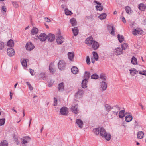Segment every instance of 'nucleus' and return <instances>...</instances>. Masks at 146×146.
Here are the masks:
<instances>
[{"instance_id":"nucleus-17","label":"nucleus","mask_w":146,"mask_h":146,"mask_svg":"<svg viewBox=\"0 0 146 146\" xmlns=\"http://www.w3.org/2000/svg\"><path fill=\"white\" fill-rule=\"evenodd\" d=\"M68 59L71 61L73 60V58L74 56V52H69L68 54Z\"/></svg>"},{"instance_id":"nucleus-42","label":"nucleus","mask_w":146,"mask_h":146,"mask_svg":"<svg viewBox=\"0 0 146 146\" xmlns=\"http://www.w3.org/2000/svg\"><path fill=\"white\" fill-rule=\"evenodd\" d=\"M21 64L23 66L26 67L27 66V61L26 59H23L21 61Z\"/></svg>"},{"instance_id":"nucleus-62","label":"nucleus","mask_w":146,"mask_h":146,"mask_svg":"<svg viewBox=\"0 0 146 146\" xmlns=\"http://www.w3.org/2000/svg\"><path fill=\"white\" fill-rule=\"evenodd\" d=\"M135 128L138 127H139V124H136L135 123Z\"/></svg>"},{"instance_id":"nucleus-49","label":"nucleus","mask_w":146,"mask_h":146,"mask_svg":"<svg viewBox=\"0 0 146 146\" xmlns=\"http://www.w3.org/2000/svg\"><path fill=\"white\" fill-rule=\"evenodd\" d=\"M4 43L2 41H0V50H2L4 47Z\"/></svg>"},{"instance_id":"nucleus-56","label":"nucleus","mask_w":146,"mask_h":146,"mask_svg":"<svg viewBox=\"0 0 146 146\" xmlns=\"http://www.w3.org/2000/svg\"><path fill=\"white\" fill-rule=\"evenodd\" d=\"M57 99L55 98H54V106H57Z\"/></svg>"},{"instance_id":"nucleus-50","label":"nucleus","mask_w":146,"mask_h":146,"mask_svg":"<svg viewBox=\"0 0 146 146\" xmlns=\"http://www.w3.org/2000/svg\"><path fill=\"white\" fill-rule=\"evenodd\" d=\"M38 77L40 78H44L45 77V74L44 73H41L39 75Z\"/></svg>"},{"instance_id":"nucleus-59","label":"nucleus","mask_w":146,"mask_h":146,"mask_svg":"<svg viewBox=\"0 0 146 146\" xmlns=\"http://www.w3.org/2000/svg\"><path fill=\"white\" fill-rule=\"evenodd\" d=\"M98 8L99 9H98V10H99L100 11H101L103 9V7L102 6H101Z\"/></svg>"},{"instance_id":"nucleus-24","label":"nucleus","mask_w":146,"mask_h":146,"mask_svg":"<svg viewBox=\"0 0 146 146\" xmlns=\"http://www.w3.org/2000/svg\"><path fill=\"white\" fill-rule=\"evenodd\" d=\"M138 6L139 9L141 11H143L146 9V6L143 3L139 4Z\"/></svg>"},{"instance_id":"nucleus-38","label":"nucleus","mask_w":146,"mask_h":146,"mask_svg":"<svg viewBox=\"0 0 146 146\" xmlns=\"http://www.w3.org/2000/svg\"><path fill=\"white\" fill-rule=\"evenodd\" d=\"M130 73L131 75L134 76L135 74H137L138 73V71H137L135 69H133V70H130Z\"/></svg>"},{"instance_id":"nucleus-63","label":"nucleus","mask_w":146,"mask_h":146,"mask_svg":"<svg viewBox=\"0 0 146 146\" xmlns=\"http://www.w3.org/2000/svg\"><path fill=\"white\" fill-rule=\"evenodd\" d=\"M10 100H11L12 98V93L11 91L10 92Z\"/></svg>"},{"instance_id":"nucleus-41","label":"nucleus","mask_w":146,"mask_h":146,"mask_svg":"<svg viewBox=\"0 0 146 146\" xmlns=\"http://www.w3.org/2000/svg\"><path fill=\"white\" fill-rule=\"evenodd\" d=\"M21 144L23 146H26V144L29 142L25 140V139L23 138L21 139Z\"/></svg>"},{"instance_id":"nucleus-3","label":"nucleus","mask_w":146,"mask_h":146,"mask_svg":"<svg viewBox=\"0 0 146 146\" xmlns=\"http://www.w3.org/2000/svg\"><path fill=\"white\" fill-rule=\"evenodd\" d=\"M58 65V68L60 70H62L65 68L66 64L64 61L62 60L59 61Z\"/></svg>"},{"instance_id":"nucleus-15","label":"nucleus","mask_w":146,"mask_h":146,"mask_svg":"<svg viewBox=\"0 0 146 146\" xmlns=\"http://www.w3.org/2000/svg\"><path fill=\"white\" fill-rule=\"evenodd\" d=\"M94 40H93V38L92 37L87 38L85 41V43L87 45H91Z\"/></svg>"},{"instance_id":"nucleus-27","label":"nucleus","mask_w":146,"mask_h":146,"mask_svg":"<svg viewBox=\"0 0 146 146\" xmlns=\"http://www.w3.org/2000/svg\"><path fill=\"white\" fill-rule=\"evenodd\" d=\"M144 133L142 131H139L137 134V137L138 138L141 139L143 137Z\"/></svg>"},{"instance_id":"nucleus-21","label":"nucleus","mask_w":146,"mask_h":146,"mask_svg":"<svg viewBox=\"0 0 146 146\" xmlns=\"http://www.w3.org/2000/svg\"><path fill=\"white\" fill-rule=\"evenodd\" d=\"M76 123L80 128H82L83 127V121L80 119H78L76 120Z\"/></svg>"},{"instance_id":"nucleus-58","label":"nucleus","mask_w":146,"mask_h":146,"mask_svg":"<svg viewBox=\"0 0 146 146\" xmlns=\"http://www.w3.org/2000/svg\"><path fill=\"white\" fill-rule=\"evenodd\" d=\"M30 72L31 75L32 76H33L34 75V70H33L31 69H30Z\"/></svg>"},{"instance_id":"nucleus-12","label":"nucleus","mask_w":146,"mask_h":146,"mask_svg":"<svg viewBox=\"0 0 146 146\" xmlns=\"http://www.w3.org/2000/svg\"><path fill=\"white\" fill-rule=\"evenodd\" d=\"M49 41L52 42L55 39V35H54L51 33L49 34L47 36V38Z\"/></svg>"},{"instance_id":"nucleus-29","label":"nucleus","mask_w":146,"mask_h":146,"mask_svg":"<svg viewBox=\"0 0 146 146\" xmlns=\"http://www.w3.org/2000/svg\"><path fill=\"white\" fill-rule=\"evenodd\" d=\"M133 119L132 117L130 115L126 116L125 117V121L127 122L131 121Z\"/></svg>"},{"instance_id":"nucleus-36","label":"nucleus","mask_w":146,"mask_h":146,"mask_svg":"<svg viewBox=\"0 0 146 146\" xmlns=\"http://www.w3.org/2000/svg\"><path fill=\"white\" fill-rule=\"evenodd\" d=\"M113 109H115V111H116L115 112L116 113V114H117L118 111L120 110V108L119 106L118 105H116L113 106Z\"/></svg>"},{"instance_id":"nucleus-40","label":"nucleus","mask_w":146,"mask_h":146,"mask_svg":"<svg viewBox=\"0 0 146 146\" xmlns=\"http://www.w3.org/2000/svg\"><path fill=\"white\" fill-rule=\"evenodd\" d=\"M0 146H8V143L6 140H3L0 143Z\"/></svg>"},{"instance_id":"nucleus-61","label":"nucleus","mask_w":146,"mask_h":146,"mask_svg":"<svg viewBox=\"0 0 146 146\" xmlns=\"http://www.w3.org/2000/svg\"><path fill=\"white\" fill-rule=\"evenodd\" d=\"M122 17V21L124 23H125L126 22V20L124 17Z\"/></svg>"},{"instance_id":"nucleus-55","label":"nucleus","mask_w":146,"mask_h":146,"mask_svg":"<svg viewBox=\"0 0 146 146\" xmlns=\"http://www.w3.org/2000/svg\"><path fill=\"white\" fill-rule=\"evenodd\" d=\"M86 62L88 65L90 64V58L88 56L86 58Z\"/></svg>"},{"instance_id":"nucleus-14","label":"nucleus","mask_w":146,"mask_h":146,"mask_svg":"<svg viewBox=\"0 0 146 146\" xmlns=\"http://www.w3.org/2000/svg\"><path fill=\"white\" fill-rule=\"evenodd\" d=\"M114 52L116 55L121 54L122 53V50L119 47H117L114 50Z\"/></svg>"},{"instance_id":"nucleus-4","label":"nucleus","mask_w":146,"mask_h":146,"mask_svg":"<svg viewBox=\"0 0 146 146\" xmlns=\"http://www.w3.org/2000/svg\"><path fill=\"white\" fill-rule=\"evenodd\" d=\"M143 31L140 29L137 28L133 30V34L135 35H140L142 34Z\"/></svg>"},{"instance_id":"nucleus-25","label":"nucleus","mask_w":146,"mask_h":146,"mask_svg":"<svg viewBox=\"0 0 146 146\" xmlns=\"http://www.w3.org/2000/svg\"><path fill=\"white\" fill-rule=\"evenodd\" d=\"M72 31L74 36H76L78 33V29L77 27L72 28Z\"/></svg>"},{"instance_id":"nucleus-57","label":"nucleus","mask_w":146,"mask_h":146,"mask_svg":"<svg viewBox=\"0 0 146 146\" xmlns=\"http://www.w3.org/2000/svg\"><path fill=\"white\" fill-rule=\"evenodd\" d=\"M112 30L111 32V35H114V26L112 27Z\"/></svg>"},{"instance_id":"nucleus-33","label":"nucleus","mask_w":146,"mask_h":146,"mask_svg":"<svg viewBox=\"0 0 146 146\" xmlns=\"http://www.w3.org/2000/svg\"><path fill=\"white\" fill-rule=\"evenodd\" d=\"M125 111L124 110H121L119 112V118H122L124 117L125 116Z\"/></svg>"},{"instance_id":"nucleus-43","label":"nucleus","mask_w":146,"mask_h":146,"mask_svg":"<svg viewBox=\"0 0 146 146\" xmlns=\"http://www.w3.org/2000/svg\"><path fill=\"white\" fill-rule=\"evenodd\" d=\"M7 9L5 6H3L1 9V12L3 15L5 14Z\"/></svg>"},{"instance_id":"nucleus-2","label":"nucleus","mask_w":146,"mask_h":146,"mask_svg":"<svg viewBox=\"0 0 146 146\" xmlns=\"http://www.w3.org/2000/svg\"><path fill=\"white\" fill-rule=\"evenodd\" d=\"M47 38V35L44 33H41L38 36L37 35L35 36V39L39 40L41 41H45Z\"/></svg>"},{"instance_id":"nucleus-35","label":"nucleus","mask_w":146,"mask_h":146,"mask_svg":"<svg viewBox=\"0 0 146 146\" xmlns=\"http://www.w3.org/2000/svg\"><path fill=\"white\" fill-rule=\"evenodd\" d=\"M131 62L134 65H136L137 64V59L133 56L131 59Z\"/></svg>"},{"instance_id":"nucleus-18","label":"nucleus","mask_w":146,"mask_h":146,"mask_svg":"<svg viewBox=\"0 0 146 146\" xmlns=\"http://www.w3.org/2000/svg\"><path fill=\"white\" fill-rule=\"evenodd\" d=\"M105 109L106 110L108 113L112 109H113V107H112L110 106L108 104H105L104 105Z\"/></svg>"},{"instance_id":"nucleus-60","label":"nucleus","mask_w":146,"mask_h":146,"mask_svg":"<svg viewBox=\"0 0 146 146\" xmlns=\"http://www.w3.org/2000/svg\"><path fill=\"white\" fill-rule=\"evenodd\" d=\"M45 21L48 22H50V20L48 18H45Z\"/></svg>"},{"instance_id":"nucleus-30","label":"nucleus","mask_w":146,"mask_h":146,"mask_svg":"<svg viewBox=\"0 0 146 146\" xmlns=\"http://www.w3.org/2000/svg\"><path fill=\"white\" fill-rule=\"evenodd\" d=\"M117 38L119 42L120 43L122 42L124 40V37L122 35L118 34L117 36Z\"/></svg>"},{"instance_id":"nucleus-6","label":"nucleus","mask_w":146,"mask_h":146,"mask_svg":"<svg viewBox=\"0 0 146 146\" xmlns=\"http://www.w3.org/2000/svg\"><path fill=\"white\" fill-rule=\"evenodd\" d=\"M26 47L27 50L29 51L35 48L34 45L30 42H28L27 43Z\"/></svg>"},{"instance_id":"nucleus-8","label":"nucleus","mask_w":146,"mask_h":146,"mask_svg":"<svg viewBox=\"0 0 146 146\" xmlns=\"http://www.w3.org/2000/svg\"><path fill=\"white\" fill-rule=\"evenodd\" d=\"M68 108L66 107H63L60 110V113L62 115H66L68 113Z\"/></svg>"},{"instance_id":"nucleus-39","label":"nucleus","mask_w":146,"mask_h":146,"mask_svg":"<svg viewBox=\"0 0 146 146\" xmlns=\"http://www.w3.org/2000/svg\"><path fill=\"white\" fill-rule=\"evenodd\" d=\"M92 54L93 56L96 61L98 60V56L97 53L96 52L94 51L92 52Z\"/></svg>"},{"instance_id":"nucleus-23","label":"nucleus","mask_w":146,"mask_h":146,"mask_svg":"<svg viewBox=\"0 0 146 146\" xmlns=\"http://www.w3.org/2000/svg\"><path fill=\"white\" fill-rule=\"evenodd\" d=\"M87 80L86 79H84L82 80V87L83 88H85L87 87V83L88 82Z\"/></svg>"},{"instance_id":"nucleus-5","label":"nucleus","mask_w":146,"mask_h":146,"mask_svg":"<svg viewBox=\"0 0 146 146\" xmlns=\"http://www.w3.org/2000/svg\"><path fill=\"white\" fill-rule=\"evenodd\" d=\"M78 106L77 104H73L71 109V111L75 114L78 113L79 110L78 109Z\"/></svg>"},{"instance_id":"nucleus-53","label":"nucleus","mask_w":146,"mask_h":146,"mask_svg":"<svg viewBox=\"0 0 146 146\" xmlns=\"http://www.w3.org/2000/svg\"><path fill=\"white\" fill-rule=\"evenodd\" d=\"M12 3L14 7L15 8H17L18 7V5L17 3L16 2L12 1Z\"/></svg>"},{"instance_id":"nucleus-7","label":"nucleus","mask_w":146,"mask_h":146,"mask_svg":"<svg viewBox=\"0 0 146 146\" xmlns=\"http://www.w3.org/2000/svg\"><path fill=\"white\" fill-rule=\"evenodd\" d=\"M106 82L105 81H102L100 83V89L102 91H104L107 88V84Z\"/></svg>"},{"instance_id":"nucleus-48","label":"nucleus","mask_w":146,"mask_h":146,"mask_svg":"<svg viewBox=\"0 0 146 146\" xmlns=\"http://www.w3.org/2000/svg\"><path fill=\"white\" fill-rule=\"evenodd\" d=\"M100 78L103 80V81H105L106 82V77L103 75H101L100 76Z\"/></svg>"},{"instance_id":"nucleus-28","label":"nucleus","mask_w":146,"mask_h":146,"mask_svg":"<svg viewBox=\"0 0 146 146\" xmlns=\"http://www.w3.org/2000/svg\"><path fill=\"white\" fill-rule=\"evenodd\" d=\"M90 75V74L89 72L85 71L84 75V79H86L87 80H88L89 79Z\"/></svg>"},{"instance_id":"nucleus-64","label":"nucleus","mask_w":146,"mask_h":146,"mask_svg":"<svg viewBox=\"0 0 146 146\" xmlns=\"http://www.w3.org/2000/svg\"><path fill=\"white\" fill-rule=\"evenodd\" d=\"M100 6H101V5H97V6H96L95 7L96 8V9L97 10V11H98V9L100 7Z\"/></svg>"},{"instance_id":"nucleus-47","label":"nucleus","mask_w":146,"mask_h":146,"mask_svg":"<svg viewBox=\"0 0 146 146\" xmlns=\"http://www.w3.org/2000/svg\"><path fill=\"white\" fill-rule=\"evenodd\" d=\"M5 123V120L4 119H0V125H3Z\"/></svg>"},{"instance_id":"nucleus-10","label":"nucleus","mask_w":146,"mask_h":146,"mask_svg":"<svg viewBox=\"0 0 146 146\" xmlns=\"http://www.w3.org/2000/svg\"><path fill=\"white\" fill-rule=\"evenodd\" d=\"M83 91L82 90L80 89L78 92L75 94V97L77 98H79L82 96Z\"/></svg>"},{"instance_id":"nucleus-52","label":"nucleus","mask_w":146,"mask_h":146,"mask_svg":"<svg viewBox=\"0 0 146 146\" xmlns=\"http://www.w3.org/2000/svg\"><path fill=\"white\" fill-rule=\"evenodd\" d=\"M23 139L29 142L30 141L31 139L30 138L29 136L24 137Z\"/></svg>"},{"instance_id":"nucleus-19","label":"nucleus","mask_w":146,"mask_h":146,"mask_svg":"<svg viewBox=\"0 0 146 146\" xmlns=\"http://www.w3.org/2000/svg\"><path fill=\"white\" fill-rule=\"evenodd\" d=\"M70 22L72 26L73 27L76 25L77 21L75 18H71L70 20Z\"/></svg>"},{"instance_id":"nucleus-45","label":"nucleus","mask_w":146,"mask_h":146,"mask_svg":"<svg viewBox=\"0 0 146 146\" xmlns=\"http://www.w3.org/2000/svg\"><path fill=\"white\" fill-rule=\"evenodd\" d=\"M98 76L96 74H93L91 76V78L93 79H97L98 78Z\"/></svg>"},{"instance_id":"nucleus-16","label":"nucleus","mask_w":146,"mask_h":146,"mask_svg":"<svg viewBox=\"0 0 146 146\" xmlns=\"http://www.w3.org/2000/svg\"><path fill=\"white\" fill-rule=\"evenodd\" d=\"M49 70L50 72L53 73L55 71V69L53 63H50V64Z\"/></svg>"},{"instance_id":"nucleus-37","label":"nucleus","mask_w":146,"mask_h":146,"mask_svg":"<svg viewBox=\"0 0 146 146\" xmlns=\"http://www.w3.org/2000/svg\"><path fill=\"white\" fill-rule=\"evenodd\" d=\"M100 128H96L93 129L94 133L96 135H98L100 133Z\"/></svg>"},{"instance_id":"nucleus-31","label":"nucleus","mask_w":146,"mask_h":146,"mask_svg":"<svg viewBox=\"0 0 146 146\" xmlns=\"http://www.w3.org/2000/svg\"><path fill=\"white\" fill-rule=\"evenodd\" d=\"M106 13H104L98 16V18L101 20H102L106 18Z\"/></svg>"},{"instance_id":"nucleus-22","label":"nucleus","mask_w":146,"mask_h":146,"mask_svg":"<svg viewBox=\"0 0 146 146\" xmlns=\"http://www.w3.org/2000/svg\"><path fill=\"white\" fill-rule=\"evenodd\" d=\"M38 28L35 27H34L32 29L31 33L32 35H34L38 33Z\"/></svg>"},{"instance_id":"nucleus-32","label":"nucleus","mask_w":146,"mask_h":146,"mask_svg":"<svg viewBox=\"0 0 146 146\" xmlns=\"http://www.w3.org/2000/svg\"><path fill=\"white\" fill-rule=\"evenodd\" d=\"M126 12L128 14L130 15L132 13L131 8L129 6H127L125 7Z\"/></svg>"},{"instance_id":"nucleus-20","label":"nucleus","mask_w":146,"mask_h":146,"mask_svg":"<svg viewBox=\"0 0 146 146\" xmlns=\"http://www.w3.org/2000/svg\"><path fill=\"white\" fill-rule=\"evenodd\" d=\"M71 72L74 74H77L78 72V69L76 66H74L72 67L71 69Z\"/></svg>"},{"instance_id":"nucleus-11","label":"nucleus","mask_w":146,"mask_h":146,"mask_svg":"<svg viewBox=\"0 0 146 146\" xmlns=\"http://www.w3.org/2000/svg\"><path fill=\"white\" fill-rule=\"evenodd\" d=\"M92 45V48L94 50H96L98 48L99 46V44L98 42L95 41H93L92 44H91Z\"/></svg>"},{"instance_id":"nucleus-44","label":"nucleus","mask_w":146,"mask_h":146,"mask_svg":"<svg viewBox=\"0 0 146 146\" xmlns=\"http://www.w3.org/2000/svg\"><path fill=\"white\" fill-rule=\"evenodd\" d=\"M128 45L126 43H124L122 45V50H125L127 48Z\"/></svg>"},{"instance_id":"nucleus-9","label":"nucleus","mask_w":146,"mask_h":146,"mask_svg":"<svg viewBox=\"0 0 146 146\" xmlns=\"http://www.w3.org/2000/svg\"><path fill=\"white\" fill-rule=\"evenodd\" d=\"M7 53L8 55L10 57L13 56L15 54L14 49L11 48L7 49Z\"/></svg>"},{"instance_id":"nucleus-26","label":"nucleus","mask_w":146,"mask_h":146,"mask_svg":"<svg viewBox=\"0 0 146 146\" xmlns=\"http://www.w3.org/2000/svg\"><path fill=\"white\" fill-rule=\"evenodd\" d=\"M64 84L63 82L59 84L58 90L60 92L63 91L64 88Z\"/></svg>"},{"instance_id":"nucleus-46","label":"nucleus","mask_w":146,"mask_h":146,"mask_svg":"<svg viewBox=\"0 0 146 146\" xmlns=\"http://www.w3.org/2000/svg\"><path fill=\"white\" fill-rule=\"evenodd\" d=\"M65 14L67 15H70L72 14V13L70 11L68 10H66L65 11Z\"/></svg>"},{"instance_id":"nucleus-1","label":"nucleus","mask_w":146,"mask_h":146,"mask_svg":"<svg viewBox=\"0 0 146 146\" xmlns=\"http://www.w3.org/2000/svg\"><path fill=\"white\" fill-rule=\"evenodd\" d=\"M100 133L101 136L105 138L107 141L110 140L111 138L110 134L109 133H107L103 127L100 128Z\"/></svg>"},{"instance_id":"nucleus-54","label":"nucleus","mask_w":146,"mask_h":146,"mask_svg":"<svg viewBox=\"0 0 146 146\" xmlns=\"http://www.w3.org/2000/svg\"><path fill=\"white\" fill-rule=\"evenodd\" d=\"M139 73L141 75L146 76V71L144 70L143 71H139Z\"/></svg>"},{"instance_id":"nucleus-34","label":"nucleus","mask_w":146,"mask_h":146,"mask_svg":"<svg viewBox=\"0 0 146 146\" xmlns=\"http://www.w3.org/2000/svg\"><path fill=\"white\" fill-rule=\"evenodd\" d=\"M7 45L11 47H13L14 46V42L13 40L11 39L9 40L7 42Z\"/></svg>"},{"instance_id":"nucleus-13","label":"nucleus","mask_w":146,"mask_h":146,"mask_svg":"<svg viewBox=\"0 0 146 146\" xmlns=\"http://www.w3.org/2000/svg\"><path fill=\"white\" fill-rule=\"evenodd\" d=\"M63 37L60 35V33L58 34V37L56 39V41L58 44H62L63 41L62 40Z\"/></svg>"},{"instance_id":"nucleus-51","label":"nucleus","mask_w":146,"mask_h":146,"mask_svg":"<svg viewBox=\"0 0 146 146\" xmlns=\"http://www.w3.org/2000/svg\"><path fill=\"white\" fill-rule=\"evenodd\" d=\"M27 84L28 85V86L29 89L30 90H33V87L31 86V85L30 84L29 82H26Z\"/></svg>"}]
</instances>
